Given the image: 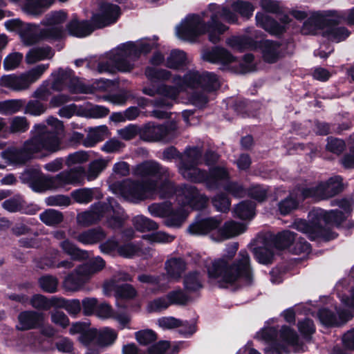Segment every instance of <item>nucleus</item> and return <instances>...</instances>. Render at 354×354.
I'll list each match as a JSON object with an SVG mask.
<instances>
[{
    "mask_svg": "<svg viewBox=\"0 0 354 354\" xmlns=\"http://www.w3.org/2000/svg\"><path fill=\"white\" fill-rule=\"evenodd\" d=\"M254 11L253 6L245 1L236 0L232 4V10L227 6L210 3L201 14L187 15L176 27V35L181 40L194 42L204 34H207L209 40L216 44L228 27L223 24H234L237 21L239 12L249 17Z\"/></svg>",
    "mask_w": 354,
    "mask_h": 354,
    "instance_id": "nucleus-1",
    "label": "nucleus"
},
{
    "mask_svg": "<svg viewBox=\"0 0 354 354\" xmlns=\"http://www.w3.org/2000/svg\"><path fill=\"white\" fill-rule=\"evenodd\" d=\"M133 174L141 178L142 181L126 179L113 183L109 185L113 193L127 201L137 203L157 196L166 198L173 192L174 185L170 180L169 171L157 162H143L134 168Z\"/></svg>",
    "mask_w": 354,
    "mask_h": 354,
    "instance_id": "nucleus-2",
    "label": "nucleus"
},
{
    "mask_svg": "<svg viewBox=\"0 0 354 354\" xmlns=\"http://www.w3.org/2000/svg\"><path fill=\"white\" fill-rule=\"evenodd\" d=\"M171 82L172 86L162 84L157 88L145 86L142 91L149 96L158 94L167 99L156 101L157 106L170 107L172 103L169 100H176L180 93H186L189 95V102L201 108L207 104L210 95L220 87L219 80L214 73L194 70L189 71L183 77L173 76Z\"/></svg>",
    "mask_w": 354,
    "mask_h": 354,
    "instance_id": "nucleus-3",
    "label": "nucleus"
},
{
    "mask_svg": "<svg viewBox=\"0 0 354 354\" xmlns=\"http://www.w3.org/2000/svg\"><path fill=\"white\" fill-rule=\"evenodd\" d=\"M46 124H35L31 131L32 136L26 140L22 148H10L1 152V157L13 163H24L34 155L43 151L55 153L62 149L63 123L57 118L49 117Z\"/></svg>",
    "mask_w": 354,
    "mask_h": 354,
    "instance_id": "nucleus-4",
    "label": "nucleus"
},
{
    "mask_svg": "<svg viewBox=\"0 0 354 354\" xmlns=\"http://www.w3.org/2000/svg\"><path fill=\"white\" fill-rule=\"evenodd\" d=\"M237 250L238 244L236 243L228 245L223 257L213 261L212 266L207 268L209 277L221 287L230 284L248 286L254 281L250 256L246 251H240L238 257L232 262Z\"/></svg>",
    "mask_w": 354,
    "mask_h": 354,
    "instance_id": "nucleus-5",
    "label": "nucleus"
},
{
    "mask_svg": "<svg viewBox=\"0 0 354 354\" xmlns=\"http://www.w3.org/2000/svg\"><path fill=\"white\" fill-rule=\"evenodd\" d=\"M158 38H142L136 41H127L104 53L97 60L94 59L93 71L99 73H114L116 71L129 72L135 66V62L141 54H147L157 46Z\"/></svg>",
    "mask_w": 354,
    "mask_h": 354,
    "instance_id": "nucleus-6",
    "label": "nucleus"
},
{
    "mask_svg": "<svg viewBox=\"0 0 354 354\" xmlns=\"http://www.w3.org/2000/svg\"><path fill=\"white\" fill-rule=\"evenodd\" d=\"M334 203L338 209L330 211L314 209L308 214L309 223L302 219L297 220L293 223V227L306 234L311 240L319 237L326 240L334 239L335 235L329 233V227L339 226L346 222L352 209V201L343 198Z\"/></svg>",
    "mask_w": 354,
    "mask_h": 354,
    "instance_id": "nucleus-7",
    "label": "nucleus"
},
{
    "mask_svg": "<svg viewBox=\"0 0 354 354\" xmlns=\"http://www.w3.org/2000/svg\"><path fill=\"white\" fill-rule=\"evenodd\" d=\"M202 151L198 147L187 149L178 165V169L184 178L195 182H205L209 187L218 185L220 181L228 178V172L224 167H216L210 169L209 174L198 168Z\"/></svg>",
    "mask_w": 354,
    "mask_h": 354,
    "instance_id": "nucleus-8",
    "label": "nucleus"
},
{
    "mask_svg": "<svg viewBox=\"0 0 354 354\" xmlns=\"http://www.w3.org/2000/svg\"><path fill=\"white\" fill-rule=\"evenodd\" d=\"M343 17L335 10L317 11L304 23L301 31L306 35L321 34L333 42H340L350 34L346 28L337 26Z\"/></svg>",
    "mask_w": 354,
    "mask_h": 354,
    "instance_id": "nucleus-9",
    "label": "nucleus"
},
{
    "mask_svg": "<svg viewBox=\"0 0 354 354\" xmlns=\"http://www.w3.org/2000/svg\"><path fill=\"white\" fill-rule=\"evenodd\" d=\"M257 338L268 344L265 348L266 354H282L283 351H289L288 347L294 352L304 351L297 333L286 326H282L279 330L274 326H265L257 333Z\"/></svg>",
    "mask_w": 354,
    "mask_h": 354,
    "instance_id": "nucleus-10",
    "label": "nucleus"
},
{
    "mask_svg": "<svg viewBox=\"0 0 354 354\" xmlns=\"http://www.w3.org/2000/svg\"><path fill=\"white\" fill-rule=\"evenodd\" d=\"M351 274L354 278V267L351 271ZM335 291L342 305L348 309L341 310L335 306L333 308L336 312L335 314L328 309V307L320 309L317 317L320 322L327 326H338L345 323L353 316L351 310H354V284L350 286L347 279H343L336 284Z\"/></svg>",
    "mask_w": 354,
    "mask_h": 354,
    "instance_id": "nucleus-11",
    "label": "nucleus"
},
{
    "mask_svg": "<svg viewBox=\"0 0 354 354\" xmlns=\"http://www.w3.org/2000/svg\"><path fill=\"white\" fill-rule=\"evenodd\" d=\"M176 200L181 207L169 209L165 220V224L169 227H180L186 220L189 209H200L205 207L207 201V198L196 187L188 185L176 190Z\"/></svg>",
    "mask_w": 354,
    "mask_h": 354,
    "instance_id": "nucleus-12",
    "label": "nucleus"
},
{
    "mask_svg": "<svg viewBox=\"0 0 354 354\" xmlns=\"http://www.w3.org/2000/svg\"><path fill=\"white\" fill-rule=\"evenodd\" d=\"M120 14L119 6L110 3H102L97 12L93 15L91 22L73 19L66 26L67 30L71 35L84 37L90 35L95 28L114 24Z\"/></svg>",
    "mask_w": 354,
    "mask_h": 354,
    "instance_id": "nucleus-13",
    "label": "nucleus"
},
{
    "mask_svg": "<svg viewBox=\"0 0 354 354\" xmlns=\"http://www.w3.org/2000/svg\"><path fill=\"white\" fill-rule=\"evenodd\" d=\"M221 221L216 218H207L197 221L191 224L188 232L193 235H205L216 230L211 234V239L215 241H222L243 233L246 226L243 223L230 221L226 222L222 228L218 227Z\"/></svg>",
    "mask_w": 354,
    "mask_h": 354,
    "instance_id": "nucleus-14",
    "label": "nucleus"
},
{
    "mask_svg": "<svg viewBox=\"0 0 354 354\" xmlns=\"http://www.w3.org/2000/svg\"><path fill=\"white\" fill-rule=\"evenodd\" d=\"M108 218L107 223L110 227L118 228L123 222V211L113 199H109L108 203H98L91 207L87 212L77 215V223L88 226L98 221L102 217Z\"/></svg>",
    "mask_w": 354,
    "mask_h": 354,
    "instance_id": "nucleus-15",
    "label": "nucleus"
},
{
    "mask_svg": "<svg viewBox=\"0 0 354 354\" xmlns=\"http://www.w3.org/2000/svg\"><path fill=\"white\" fill-rule=\"evenodd\" d=\"M260 5L262 8L269 12L276 13V19H272L268 14L258 12L256 15L257 25L271 35H280L291 26L292 19L286 11L279 10L277 1L274 0H261Z\"/></svg>",
    "mask_w": 354,
    "mask_h": 354,
    "instance_id": "nucleus-16",
    "label": "nucleus"
},
{
    "mask_svg": "<svg viewBox=\"0 0 354 354\" xmlns=\"http://www.w3.org/2000/svg\"><path fill=\"white\" fill-rule=\"evenodd\" d=\"M227 44L233 49L239 51L247 48H259L264 60L269 63L277 62L280 57L281 52L279 43L268 39L254 42L250 38L246 37H232L227 40Z\"/></svg>",
    "mask_w": 354,
    "mask_h": 354,
    "instance_id": "nucleus-17",
    "label": "nucleus"
},
{
    "mask_svg": "<svg viewBox=\"0 0 354 354\" xmlns=\"http://www.w3.org/2000/svg\"><path fill=\"white\" fill-rule=\"evenodd\" d=\"M105 266V261L100 257H96L87 263L76 268L64 279L63 286L66 290L76 292L97 272L102 270Z\"/></svg>",
    "mask_w": 354,
    "mask_h": 354,
    "instance_id": "nucleus-18",
    "label": "nucleus"
},
{
    "mask_svg": "<svg viewBox=\"0 0 354 354\" xmlns=\"http://www.w3.org/2000/svg\"><path fill=\"white\" fill-rule=\"evenodd\" d=\"M49 64H39L19 75H8L0 78V86H4L15 91L26 90L48 68Z\"/></svg>",
    "mask_w": 354,
    "mask_h": 354,
    "instance_id": "nucleus-19",
    "label": "nucleus"
},
{
    "mask_svg": "<svg viewBox=\"0 0 354 354\" xmlns=\"http://www.w3.org/2000/svg\"><path fill=\"white\" fill-rule=\"evenodd\" d=\"M344 187L343 178L340 176H334L315 186H306V192L301 198L310 197L316 201L328 199L342 192Z\"/></svg>",
    "mask_w": 354,
    "mask_h": 354,
    "instance_id": "nucleus-20",
    "label": "nucleus"
},
{
    "mask_svg": "<svg viewBox=\"0 0 354 354\" xmlns=\"http://www.w3.org/2000/svg\"><path fill=\"white\" fill-rule=\"evenodd\" d=\"M51 76L53 77L51 88L54 91H59L68 88L72 93H87L91 91L75 76L71 69L59 68L54 71Z\"/></svg>",
    "mask_w": 354,
    "mask_h": 354,
    "instance_id": "nucleus-21",
    "label": "nucleus"
},
{
    "mask_svg": "<svg viewBox=\"0 0 354 354\" xmlns=\"http://www.w3.org/2000/svg\"><path fill=\"white\" fill-rule=\"evenodd\" d=\"M67 19V14L59 10L48 14L43 21L46 26L40 31V36L43 39L56 40L63 38L66 35L64 24Z\"/></svg>",
    "mask_w": 354,
    "mask_h": 354,
    "instance_id": "nucleus-22",
    "label": "nucleus"
},
{
    "mask_svg": "<svg viewBox=\"0 0 354 354\" xmlns=\"http://www.w3.org/2000/svg\"><path fill=\"white\" fill-rule=\"evenodd\" d=\"M132 278L125 272H118L110 280L106 281L103 285V293L105 295H111L113 292L117 299H131L137 295L136 289L130 284L119 286L118 281H131Z\"/></svg>",
    "mask_w": 354,
    "mask_h": 354,
    "instance_id": "nucleus-23",
    "label": "nucleus"
},
{
    "mask_svg": "<svg viewBox=\"0 0 354 354\" xmlns=\"http://www.w3.org/2000/svg\"><path fill=\"white\" fill-rule=\"evenodd\" d=\"M52 190L67 189L68 185H83L85 180V169L83 167H77L62 171L50 177Z\"/></svg>",
    "mask_w": 354,
    "mask_h": 354,
    "instance_id": "nucleus-24",
    "label": "nucleus"
},
{
    "mask_svg": "<svg viewBox=\"0 0 354 354\" xmlns=\"http://www.w3.org/2000/svg\"><path fill=\"white\" fill-rule=\"evenodd\" d=\"M177 125L169 122L165 125H155L148 123L141 129L140 138L146 141H169L176 136Z\"/></svg>",
    "mask_w": 354,
    "mask_h": 354,
    "instance_id": "nucleus-25",
    "label": "nucleus"
},
{
    "mask_svg": "<svg viewBox=\"0 0 354 354\" xmlns=\"http://www.w3.org/2000/svg\"><path fill=\"white\" fill-rule=\"evenodd\" d=\"M23 181L35 192L52 190L50 177L46 176L39 169H30L21 175Z\"/></svg>",
    "mask_w": 354,
    "mask_h": 354,
    "instance_id": "nucleus-26",
    "label": "nucleus"
},
{
    "mask_svg": "<svg viewBox=\"0 0 354 354\" xmlns=\"http://www.w3.org/2000/svg\"><path fill=\"white\" fill-rule=\"evenodd\" d=\"M4 25L8 30L17 32L26 45L29 46L36 41L35 26L33 24H24L19 19H12L5 21Z\"/></svg>",
    "mask_w": 354,
    "mask_h": 354,
    "instance_id": "nucleus-27",
    "label": "nucleus"
},
{
    "mask_svg": "<svg viewBox=\"0 0 354 354\" xmlns=\"http://www.w3.org/2000/svg\"><path fill=\"white\" fill-rule=\"evenodd\" d=\"M157 324L163 330H169L179 327V333L185 336L192 335L196 331V325L183 322L174 317H162L157 319Z\"/></svg>",
    "mask_w": 354,
    "mask_h": 354,
    "instance_id": "nucleus-28",
    "label": "nucleus"
},
{
    "mask_svg": "<svg viewBox=\"0 0 354 354\" xmlns=\"http://www.w3.org/2000/svg\"><path fill=\"white\" fill-rule=\"evenodd\" d=\"M305 185L299 186L292 190L290 195L279 203V210L281 214H289L292 210L296 209L299 203L308 197L301 198L306 192Z\"/></svg>",
    "mask_w": 354,
    "mask_h": 354,
    "instance_id": "nucleus-29",
    "label": "nucleus"
},
{
    "mask_svg": "<svg viewBox=\"0 0 354 354\" xmlns=\"http://www.w3.org/2000/svg\"><path fill=\"white\" fill-rule=\"evenodd\" d=\"M44 315L34 311H24L18 316L17 328L26 330L39 327L44 322Z\"/></svg>",
    "mask_w": 354,
    "mask_h": 354,
    "instance_id": "nucleus-30",
    "label": "nucleus"
},
{
    "mask_svg": "<svg viewBox=\"0 0 354 354\" xmlns=\"http://www.w3.org/2000/svg\"><path fill=\"white\" fill-rule=\"evenodd\" d=\"M204 60L211 63H221L223 65L236 63V58L224 48H214L203 53Z\"/></svg>",
    "mask_w": 354,
    "mask_h": 354,
    "instance_id": "nucleus-31",
    "label": "nucleus"
},
{
    "mask_svg": "<svg viewBox=\"0 0 354 354\" xmlns=\"http://www.w3.org/2000/svg\"><path fill=\"white\" fill-rule=\"evenodd\" d=\"M165 269L169 281H178L186 270L187 265L181 258H171L165 262Z\"/></svg>",
    "mask_w": 354,
    "mask_h": 354,
    "instance_id": "nucleus-32",
    "label": "nucleus"
},
{
    "mask_svg": "<svg viewBox=\"0 0 354 354\" xmlns=\"http://www.w3.org/2000/svg\"><path fill=\"white\" fill-rule=\"evenodd\" d=\"M118 253L126 258H131L136 256L148 258L153 255V250L149 247L142 248L140 245L127 243L118 248Z\"/></svg>",
    "mask_w": 354,
    "mask_h": 354,
    "instance_id": "nucleus-33",
    "label": "nucleus"
},
{
    "mask_svg": "<svg viewBox=\"0 0 354 354\" xmlns=\"http://www.w3.org/2000/svg\"><path fill=\"white\" fill-rule=\"evenodd\" d=\"M99 330L94 328L88 327L83 335L79 337L80 342L88 347L86 354H97Z\"/></svg>",
    "mask_w": 354,
    "mask_h": 354,
    "instance_id": "nucleus-34",
    "label": "nucleus"
},
{
    "mask_svg": "<svg viewBox=\"0 0 354 354\" xmlns=\"http://www.w3.org/2000/svg\"><path fill=\"white\" fill-rule=\"evenodd\" d=\"M54 55L53 50L49 46H37L29 50L25 57L28 64H33L37 62L51 59Z\"/></svg>",
    "mask_w": 354,
    "mask_h": 354,
    "instance_id": "nucleus-35",
    "label": "nucleus"
},
{
    "mask_svg": "<svg viewBox=\"0 0 354 354\" xmlns=\"http://www.w3.org/2000/svg\"><path fill=\"white\" fill-rule=\"evenodd\" d=\"M190 62V58L180 50H173L166 59V66L171 69L180 70Z\"/></svg>",
    "mask_w": 354,
    "mask_h": 354,
    "instance_id": "nucleus-36",
    "label": "nucleus"
},
{
    "mask_svg": "<svg viewBox=\"0 0 354 354\" xmlns=\"http://www.w3.org/2000/svg\"><path fill=\"white\" fill-rule=\"evenodd\" d=\"M108 132V128L104 125L91 129L86 138L83 140L84 146L86 147H94L107 136Z\"/></svg>",
    "mask_w": 354,
    "mask_h": 354,
    "instance_id": "nucleus-37",
    "label": "nucleus"
},
{
    "mask_svg": "<svg viewBox=\"0 0 354 354\" xmlns=\"http://www.w3.org/2000/svg\"><path fill=\"white\" fill-rule=\"evenodd\" d=\"M109 160L105 158H98L91 161L85 171V178L87 180L92 181L96 179L100 174L106 168Z\"/></svg>",
    "mask_w": 354,
    "mask_h": 354,
    "instance_id": "nucleus-38",
    "label": "nucleus"
},
{
    "mask_svg": "<svg viewBox=\"0 0 354 354\" xmlns=\"http://www.w3.org/2000/svg\"><path fill=\"white\" fill-rule=\"evenodd\" d=\"M255 205L251 201H242L234 209V216L242 220L252 219L255 214Z\"/></svg>",
    "mask_w": 354,
    "mask_h": 354,
    "instance_id": "nucleus-39",
    "label": "nucleus"
},
{
    "mask_svg": "<svg viewBox=\"0 0 354 354\" xmlns=\"http://www.w3.org/2000/svg\"><path fill=\"white\" fill-rule=\"evenodd\" d=\"M105 237V234L101 229H93L80 234L75 239L84 245L94 244Z\"/></svg>",
    "mask_w": 354,
    "mask_h": 354,
    "instance_id": "nucleus-40",
    "label": "nucleus"
},
{
    "mask_svg": "<svg viewBox=\"0 0 354 354\" xmlns=\"http://www.w3.org/2000/svg\"><path fill=\"white\" fill-rule=\"evenodd\" d=\"M162 277H156L150 274H143L138 276L140 282L147 283L151 286L152 292L157 293L167 288V286L161 282Z\"/></svg>",
    "mask_w": 354,
    "mask_h": 354,
    "instance_id": "nucleus-41",
    "label": "nucleus"
},
{
    "mask_svg": "<svg viewBox=\"0 0 354 354\" xmlns=\"http://www.w3.org/2000/svg\"><path fill=\"white\" fill-rule=\"evenodd\" d=\"M183 285L187 292H195L202 288L201 276L198 272H191L184 277Z\"/></svg>",
    "mask_w": 354,
    "mask_h": 354,
    "instance_id": "nucleus-42",
    "label": "nucleus"
},
{
    "mask_svg": "<svg viewBox=\"0 0 354 354\" xmlns=\"http://www.w3.org/2000/svg\"><path fill=\"white\" fill-rule=\"evenodd\" d=\"M20 7L25 13L32 16L40 15L46 10L39 0H24Z\"/></svg>",
    "mask_w": 354,
    "mask_h": 354,
    "instance_id": "nucleus-43",
    "label": "nucleus"
},
{
    "mask_svg": "<svg viewBox=\"0 0 354 354\" xmlns=\"http://www.w3.org/2000/svg\"><path fill=\"white\" fill-rule=\"evenodd\" d=\"M25 101L23 100H10L0 102V113L9 115L19 111L24 106Z\"/></svg>",
    "mask_w": 354,
    "mask_h": 354,
    "instance_id": "nucleus-44",
    "label": "nucleus"
},
{
    "mask_svg": "<svg viewBox=\"0 0 354 354\" xmlns=\"http://www.w3.org/2000/svg\"><path fill=\"white\" fill-rule=\"evenodd\" d=\"M39 218L46 225L53 226L62 221L63 215L57 210L48 209L40 214Z\"/></svg>",
    "mask_w": 354,
    "mask_h": 354,
    "instance_id": "nucleus-45",
    "label": "nucleus"
},
{
    "mask_svg": "<svg viewBox=\"0 0 354 354\" xmlns=\"http://www.w3.org/2000/svg\"><path fill=\"white\" fill-rule=\"evenodd\" d=\"M133 223L136 230L140 232L151 231L158 228L156 223L142 215L135 216Z\"/></svg>",
    "mask_w": 354,
    "mask_h": 354,
    "instance_id": "nucleus-46",
    "label": "nucleus"
},
{
    "mask_svg": "<svg viewBox=\"0 0 354 354\" xmlns=\"http://www.w3.org/2000/svg\"><path fill=\"white\" fill-rule=\"evenodd\" d=\"M145 75L149 80L155 82L167 80L171 77V74L166 69L149 66L145 70Z\"/></svg>",
    "mask_w": 354,
    "mask_h": 354,
    "instance_id": "nucleus-47",
    "label": "nucleus"
},
{
    "mask_svg": "<svg viewBox=\"0 0 354 354\" xmlns=\"http://www.w3.org/2000/svg\"><path fill=\"white\" fill-rule=\"evenodd\" d=\"M59 246L64 252L72 257L73 259H84L86 257V252L79 250L68 239H65L61 242Z\"/></svg>",
    "mask_w": 354,
    "mask_h": 354,
    "instance_id": "nucleus-48",
    "label": "nucleus"
},
{
    "mask_svg": "<svg viewBox=\"0 0 354 354\" xmlns=\"http://www.w3.org/2000/svg\"><path fill=\"white\" fill-rule=\"evenodd\" d=\"M166 295L170 306H183L185 305L189 301V297L180 288L170 291Z\"/></svg>",
    "mask_w": 354,
    "mask_h": 354,
    "instance_id": "nucleus-49",
    "label": "nucleus"
},
{
    "mask_svg": "<svg viewBox=\"0 0 354 354\" xmlns=\"http://www.w3.org/2000/svg\"><path fill=\"white\" fill-rule=\"evenodd\" d=\"M30 304L35 308L48 310L57 305V299L52 297L50 299H48L43 295H35L32 297Z\"/></svg>",
    "mask_w": 354,
    "mask_h": 354,
    "instance_id": "nucleus-50",
    "label": "nucleus"
},
{
    "mask_svg": "<svg viewBox=\"0 0 354 354\" xmlns=\"http://www.w3.org/2000/svg\"><path fill=\"white\" fill-rule=\"evenodd\" d=\"M98 344L100 346L112 344L117 338L115 331L109 328H104L99 330Z\"/></svg>",
    "mask_w": 354,
    "mask_h": 354,
    "instance_id": "nucleus-51",
    "label": "nucleus"
},
{
    "mask_svg": "<svg viewBox=\"0 0 354 354\" xmlns=\"http://www.w3.org/2000/svg\"><path fill=\"white\" fill-rule=\"evenodd\" d=\"M169 306L167 295H165L150 301L147 306V310L149 313L161 312Z\"/></svg>",
    "mask_w": 354,
    "mask_h": 354,
    "instance_id": "nucleus-52",
    "label": "nucleus"
},
{
    "mask_svg": "<svg viewBox=\"0 0 354 354\" xmlns=\"http://www.w3.org/2000/svg\"><path fill=\"white\" fill-rule=\"evenodd\" d=\"M141 129L133 124H128L124 128L117 130L118 136L122 140H130L135 138L137 135L140 136Z\"/></svg>",
    "mask_w": 354,
    "mask_h": 354,
    "instance_id": "nucleus-53",
    "label": "nucleus"
},
{
    "mask_svg": "<svg viewBox=\"0 0 354 354\" xmlns=\"http://www.w3.org/2000/svg\"><path fill=\"white\" fill-rule=\"evenodd\" d=\"M348 146L349 151L340 159V163L344 168L353 169L354 168V135L350 137Z\"/></svg>",
    "mask_w": 354,
    "mask_h": 354,
    "instance_id": "nucleus-54",
    "label": "nucleus"
},
{
    "mask_svg": "<svg viewBox=\"0 0 354 354\" xmlns=\"http://www.w3.org/2000/svg\"><path fill=\"white\" fill-rule=\"evenodd\" d=\"M89 156L86 151H78L73 153H70L66 159V165L68 167L77 165L83 164L88 160Z\"/></svg>",
    "mask_w": 354,
    "mask_h": 354,
    "instance_id": "nucleus-55",
    "label": "nucleus"
},
{
    "mask_svg": "<svg viewBox=\"0 0 354 354\" xmlns=\"http://www.w3.org/2000/svg\"><path fill=\"white\" fill-rule=\"evenodd\" d=\"M29 128L26 118L22 116H15L10 120V130L12 133L25 132Z\"/></svg>",
    "mask_w": 354,
    "mask_h": 354,
    "instance_id": "nucleus-56",
    "label": "nucleus"
},
{
    "mask_svg": "<svg viewBox=\"0 0 354 354\" xmlns=\"http://www.w3.org/2000/svg\"><path fill=\"white\" fill-rule=\"evenodd\" d=\"M345 147L346 145L344 140L333 137L327 138L326 149L328 151L339 155L345 149Z\"/></svg>",
    "mask_w": 354,
    "mask_h": 354,
    "instance_id": "nucleus-57",
    "label": "nucleus"
},
{
    "mask_svg": "<svg viewBox=\"0 0 354 354\" xmlns=\"http://www.w3.org/2000/svg\"><path fill=\"white\" fill-rule=\"evenodd\" d=\"M295 234L290 231H283L276 237V246L279 248H285L290 246L295 240Z\"/></svg>",
    "mask_w": 354,
    "mask_h": 354,
    "instance_id": "nucleus-58",
    "label": "nucleus"
},
{
    "mask_svg": "<svg viewBox=\"0 0 354 354\" xmlns=\"http://www.w3.org/2000/svg\"><path fill=\"white\" fill-rule=\"evenodd\" d=\"M73 198L79 203H88L93 198V190L88 188L79 189L71 193Z\"/></svg>",
    "mask_w": 354,
    "mask_h": 354,
    "instance_id": "nucleus-59",
    "label": "nucleus"
},
{
    "mask_svg": "<svg viewBox=\"0 0 354 354\" xmlns=\"http://www.w3.org/2000/svg\"><path fill=\"white\" fill-rule=\"evenodd\" d=\"M23 55L20 53L14 52L9 54L3 61V67L6 71L14 70L21 63Z\"/></svg>",
    "mask_w": 354,
    "mask_h": 354,
    "instance_id": "nucleus-60",
    "label": "nucleus"
},
{
    "mask_svg": "<svg viewBox=\"0 0 354 354\" xmlns=\"http://www.w3.org/2000/svg\"><path fill=\"white\" fill-rule=\"evenodd\" d=\"M39 282L41 288L45 292H55L57 290L58 281L55 277L44 276L39 279Z\"/></svg>",
    "mask_w": 354,
    "mask_h": 354,
    "instance_id": "nucleus-61",
    "label": "nucleus"
},
{
    "mask_svg": "<svg viewBox=\"0 0 354 354\" xmlns=\"http://www.w3.org/2000/svg\"><path fill=\"white\" fill-rule=\"evenodd\" d=\"M137 341L143 345L150 344L156 340V335L151 329L141 330L135 333Z\"/></svg>",
    "mask_w": 354,
    "mask_h": 354,
    "instance_id": "nucleus-62",
    "label": "nucleus"
},
{
    "mask_svg": "<svg viewBox=\"0 0 354 354\" xmlns=\"http://www.w3.org/2000/svg\"><path fill=\"white\" fill-rule=\"evenodd\" d=\"M124 147V144L118 139L113 138L107 140L102 147V151L106 153H117Z\"/></svg>",
    "mask_w": 354,
    "mask_h": 354,
    "instance_id": "nucleus-63",
    "label": "nucleus"
},
{
    "mask_svg": "<svg viewBox=\"0 0 354 354\" xmlns=\"http://www.w3.org/2000/svg\"><path fill=\"white\" fill-rule=\"evenodd\" d=\"M46 110V105L37 100H30L26 106V113L35 116L43 114Z\"/></svg>",
    "mask_w": 354,
    "mask_h": 354,
    "instance_id": "nucleus-64",
    "label": "nucleus"
}]
</instances>
